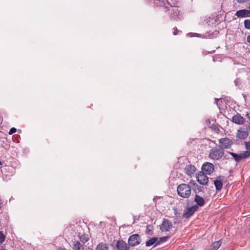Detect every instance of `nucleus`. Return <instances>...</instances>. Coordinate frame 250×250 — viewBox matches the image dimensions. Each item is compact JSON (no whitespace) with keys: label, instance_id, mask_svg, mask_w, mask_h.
<instances>
[{"label":"nucleus","instance_id":"nucleus-21","mask_svg":"<svg viewBox=\"0 0 250 250\" xmlns=\"http://www.w3.org/2000/svg\"><path fill=\"white\" fill-rule=\"evenodd\" d=\"M229 153L233 157L236 162H239L242 160L240 154L239 155L230 152H229Z\"/></svg>","mask_w":250,"mask_h":250},{"label":"nucleus","instance_id":"nucleus-5","mask_svg":"<svg viewBox=\"0 0 250 250\" xmlns=\"http://www.w3.org/2000/svg\"><path fill=\"white\" fill-rule=\"evenodd\" d=\"M196 180L201 185L208 186V178L205 173L200 171L196 175Z\"/></svg>","mask_w":250,"mask_h":250},{"label":"nucleus","instance_id":"nucleus-18","mask_svg":"<svg viewBox=\"0 0 250 250\" xmlns=\"http://www.w3.org/2000/svg\"><path fill=\"white\" fill-rule=\"evenodd\" d=\"M73 249L74 250H83V247L80 242L76 241L73 242Z\"/></svg>","mask_w":250,"mask_h":250},{"label":"nucleus","instance_id":"nucleus-33","mask_svg":"<svg viewBox=\"0 0 250 250\" xmlns=\"http://www.w3.org/2000/svg\"><path fill=\"white\" fill-rule=\"evenodd\" d=\"M246 1V0H237V2L238 3H244Z\"/></svg>","mask_w":250,"mask_h":250},{"label":"nucleus","instance_id":"nucleus-30","mask_svg":"<svg viewBox=\"0 0 250 250\" xmlns=\"http://www.w3.org/2000/svg\"><path fill=\"white\" fill-rule=\"evenodd\" d=\"M192 34L194 35V36H192V37H201V38H204V36L203 35H201V34H197V33H192Z\"/></svg>","mask_w":250,"mask_h":250},{"label":"nucleus","instance_id":"nucleus-1","mask_svg":"<svg viewBox=\"0 0 250 250\" xmlns=\"http://www.w3.org/2000/svg\"><path fill=\"white\" fill-rule=\"evenodd\" d=\"M179 196L184 198H188L191 194V188L186 184H181L177 188Z\"/></svg>","mask_w":250,"mask_h":250},{"label":"nucleus","instance_id":"nucleus-39","mask_svg":"<svg viewBox=\"0 0 250 250\" xmlns=\"http://www.w3.org/2000/svg\"><path fill=\"white\" fill-rule=\"evenodd\" d=\"M169 0H167V1H168Z\"/></svg>","mask_w":250,"mask_h":250},{"label":"nucleus","instance_id":"nucleus-10","mask_svg":"<svg viewBox=\"0 0 250 250\" xmlns=\"http://www.w3.org/2000/svg\"><path fill=\"white\" fill-rule=\"evenodd\" d=\"M170 11V18L174 20L180 19V14L178 9L176 7H172Z\"/></svg>","mask_w":250,"mask_h":250},{"label":"nucleus","instance_id":"nucleus-6","mask_svg":"<svg viewBox=\"0 0 250 250\" xmlns=\"http://www.w3.org/2000/svg\"><path fill=\"white\" fill-rule=\"evenodd\" d=\"M198 205H193L192 207L188 208L183 215L184 218H188L193 215V214L198 209Z\"/></svg>","mask_w":250,"mask_h":250},{"label":"nucleus","instance_id":"nucleus-38","mask_svg":"<svg viewBox=\"0 0 250 250\" xmlns=\"http://www.w3.org/2000/svg\"><path fill=\"white\" fill-rule=\"evenodd\" d=\"M0 250H5L3 249H0Z\"/></svg>","mask_w":250,"mask_h":250},{"label":"nucleus","instance_id":"nucleus-25","mask_svg":"<svg viewBox=\"0 0 250 250\" xmlns=\"http://www.w3.org/2000/svg\"><path fill=\"white\" fill-rule=\"evenodd\" d=\"M244 24L245 28L250 29V19L245 20L244 22Z\"/></svg>","mask_w":250,"mask_h":250},{"label":"nucleus","instance_id":"nucleus-32","mask_svg":"<svg viewBox=\"0 0 250 250\" xmlns=\"http://www.w3.org/2000/svg\"><path fill=\"white\" fill-rule=\"evenodd\" d=\"M189 184L190 185H191L192 186H193V187H195L196 186V185H197V184L195 182V181L194 180H190V182H189Z\"/></svg>","mask_w":250,"mask_h":250},{"label":"nucleus","instance_id":"nucleus-8","mask_svg":"<svg viewBox=\"0 0 250 250\" xmlns=\"http://www.w3.org/2000/svg\"><path fill=\"white\" fill-rule=\"evenodd\" d=\"M172 223L168 219H164L160 226V229L162 231H168L172 228Z\"/></svg>","mask_w":250,"mask_h":250},{"label":"nucleus","instance_id":"nucleus-27","mask_svg":"<svg viewBox=\"0 0 250 250\" xmlns=\"http://www.w3.org/2000/svg\"><path fill=\"white\" fill-rule=\"evenodd\" d=\"M80 240L83 243H84L88 241L87 237L85 235H82L80 237Z\"/></svg>","mask_w":250,"mask_h":250},{"label":"nucleus","instance_id":"nucleus-22","mask_svg":"<svg viewBox=\"0 0 250 250\" xmlns=\"http://www.w3.org/2000/svg\"><path fill=\"white\" fill-rule=\"evenodd\" d=\"M203 187H201L198 184L196 185L195 187L193 188V191L196 193H199L203 191Z\"/></svg>","mask_w":250,"mask_h":250},{"label":"nucleus","instance_id":"nucleus-7","mask_svg":"<svg viewBox=\"0 0 250 250\" xmlns=\"http://www.w3.org/2000/svg\"><path fill=\"white\" fill-rule=\"evenodd\" d=\"M214 170V165L210 163L206 162L202 167V172L206 174H211Z\"/></svg>","mask_w":250,"mask_h":250},{"label":"nucleus","instance_id":"nucleus-23","mask_svg":"<svg viewBox=\"0 0 250 250\" xmlns=\"http://www.w3.org/2000/svg\"><path fill=\"white\" fill-rule=\"evenodd\" d=\"M250 156V151H246L240 154L241 160L248 158Z\"/></svg>","mask_w":250,"mask_h":250},{"label":"nucleus","instance_id":"nucleus-3","mask_svg":"<svg viewBox=\"0 0 250 250\" xmlns=\"http://www.w3.org/2000/svg\"><path fill=\"white\" fill-rule=\"evenodd\" d=\"M218 142L219 147L223 150L224 149H229L233 144L232 140L227 137L219 139Z\"/></svg>","mask_w":250,"mask_h":250},{"label":"nucleus","instance_id":"nucleus-17","mask_svg":"<svg viewBox=\"0 0 250 250\" xmlns=\"http://www.w3.org/2000/svg\"><path fill=\"white\" fill-rule=\"evenodd\" d=\"M158 240V237H152L148 241H147L146 243V247H150L152 245L155 244V246L158 245L157 241Z\"/></svg>","mask_w":250,"mask_h":250},{"label":"nucleus","instance_id":"nucleus-37","mask_svg":"<svg viewBox=\"0 0 250 250\" xmlns=\"http://www.w3.org/2000/svg\"><path fill=\"white\" fill-rule=\"evenodd\" d=\"M157 198V197H155L154 198H153V200L154 201L155 198Z\"/></svg>","mask_w":250,"mask_h":250},{"label":"nucleus","instance_id":"nucleus-2","mask_svg":"<svg viewBox=\"0 0 250 250\" xmlns=\"http://www.w3.org/2000/svg\"><path fill=\"white\" fill-rule=\"evenodd\" d=\"M224 154V150L219 147H214L209 151L208 156L214 160H218L222 158Z\"/></svg>","mask_w":250,"mask_h":250},{"label":"nucleus","instance_id":"nucleus-14","mask_svg":"<svg viewBox=\"0 0 250 250\" xmlns=\"http://www.w3.org/2000/svg\"><path fill=\"white\" fill-rule=\"evenodd\" d=\"M223 178V176H219L214 181V184L217 190H220L222 189L223 186L222 182Z\"/></svg>","mask_w":250,"mask_h":250},{"label":"nucleus","instance_id":"nucleus-11","mask_svg":"<svg viewBox=\"0 0 250 250\" xmlns=\"http://www.w3.org/2000/svg\"><path fill=\"white\" fill-rule=\"evenodd\" d=\"M196 170V167L192 165H187L185 168V173L191 177Z\"/></svg>","mask_w":250,"mask_h":250},{"label":"nucleus","instance_id":"nucleus-34","mask_svg":"<svg viewBox=\"0 0 250 250\" xmlns=\"http://www.w3.org/2000/svg\"><path fill=\"white\" fill-rule=\"evenodd\" d=\"M175 31L173 32V34L174 35H177V31H178V29H177V28H174Z\"/></svg>","mask_w":250,"mask_h":250},{"label":"nucleus","instance_id":"nucleus-36","mask_svg":"<svg viewBox=\"0 0 250 250\" xmlns=\"http://www.w3.org/2000/svg\"><path fill=\"white\" fill-rule=\"evenodd\" d=\"M2 165V163L1 161H0V166Z\"/></svg>","mask_w":250,"mask_h":250},{"label":"nucleus","instance_id":"nucleus-20","mask_svg":"<svg viewBox=\"0 0 250 250\" xmlns=\"http://www.w3.org/2000/svg\"><path fill=\"white\" fill-rule=\"evenodd\" d=\"M221 240L213 243L211 245V250H217L221 245Z\"/></svg>","mask_w":250,"mask_h":250},{"label":"nucleus","instance_id":"nucleus-28","mask_svg":"<svg viewBox=\"0 0 250 250\" xmlns=\"http://www.w3.org/2000/svg\"><path fill=\"white\" fill-rule=\"evenodd\" d=\"M17 131V129L15 127H12L10 129L9 132V134L10 135H11L14 133H15Z\"/></svg>","mask_w":250,"mask_h":250},{"label":"nucleus","instance_id":"nucleus-19","mask_svg":"<svg viewBox=\"0 0 250 250\" xmlns=\"http://www.w3.org/2000/svg\"><path fill=\"white\" fill-rule=\"evenodd\" d=\"M96 250H109V247L106 244L101 243L98 245Z\"/></svg>","mask_w":250,"mask_h":250},{"label":"nucleus","instance_id":"nucleus-29","mask_svg":"<svg viewBox=\"0 0 250 250\" xmlns=\"http://www.w3.org/2000/svg\"><path fill=\"white\" fill-rule=\"evenodd\" d=\"M245 144L246 148H247V149L250 150V142H245Z\"/></svg>","mask_w":250,"mask_h":250},{"label":"nucleus","instance_id":"nucleus-4","mask_svg":"<svg viewBox=\"0 0 250 250\" xmlns=\"http://www.w3.org/2000/svg\"><path fill=\"white\" fill-rule=\"evenodd\" d=\"M141 242V236L138 234L130 235L128 239V245L130 247H135L140 244Z\"/></svg>","mask_w":250,"mask_h":250},{"label":"nucleus","instance_id":"nucleus-16","mask_svg":"<svg viewBox=\"0 0 250 250\" xmlns=\"http://www.w3.org/2000/svg\"><path fill=\"white\" fill-rule=\"evenodd\" d=\"M194 202L197 204L196 205L202 207L205 204V200L202 197L198 195H196L194 197Z\"/></svg>","mask_w":250,"mask_h":250},{"label":"nucleus","instance_id":"nucleus-26","mask_svg":"<svg viewBox=\"0 0 250 250\" xmlns=\"http://www.w3.org/2000/svg\"><path fill=\"white\" fill-rule=\"evenodd\" d=\"M5 236L3 232L0 231V244H2L5 240Z\"/></svg>","mask_w":250,"mask_h":250},{"label":"nucleus","instance_id":"nucleus-31","mask_svg":"<svg viewBox=\"0 0 250 250\" xmlns=\"http://www.w3.org/2000/svg\"><path fill=\"white\" fill-rule=\"evenodd\" d=\"M149 226H147V228H146V233L147 234H152V231L151 230V229H149Z\"/></svg>","mask_w":250,"mask_h":250},{"label":"nucleus","instance_id":"nucleus-12","mask_svg":"<svg viewBox=\"0 0 250 250\" xmlns=\"http://www.w3.org/2000/svg\"><path fill=\"white\" fill-rule=\"evenodd\" d=\"M235 16L238 18L250 17V10L247 9L238 10L236 12Z\"/></svg>","mask_w":250,"mask_h":250},{"label":"nucleus","instance_id":"nucleus-13","mask_svg":"<svg viewBox=\"0 0 250 250\" xmlns=\"http://www.w3.org/2000/svg\"><path fill=\"white\" fill-rule=\"evenodd\" d=\"M249 135V132L247 129L242 128L237 131V137L240 139L244 140Z\"/></svg>","mask_w":250,"mask_h":250},{"label":"nucleus","instance_id":"nucleus-24","mask_svg":"<svg viewBox=\"0 0 250 250\" xmlns=\"http://www.w3.org/2000/svg\"><path fill=\"white\" fill-rule=\"evenodd\" d=\"M169 238V236H164L161 238H158L157 244L159 245L160 244L166 242L168 239Z\"/></svg>","mask_w":250,"mask_h":250},{"label":"nucleus","instance_id":"nucleus-35","mask_svg":"<svg viewBox=\"0 0 250 250\" xmlns=\"http://www.w3.org/2000/svg\"><path fill=\"white\" fill-rule=\"evenodd\" d=\"M247 41L249 43H250V35L248 36L247 37Z\"/></svg>","mask_w":250,"mask_h":250},{"label":"nucleus","instance_id":"nucleus-15","mask_svg":"<svg viewBox=\"0 0 250 250\" xmlns=\"http://www.w3.org/2000/svg\"><path fill=\"white\" fill-rule=\"evenodd\" d=\"M232 121L236 124L242 125L245 122V119L240 115H236L232 117Z\"/></svg>","mask_w":250,"mask_h":250},{"label":"nucleus","instance_id":"nucleus-9","mask_svg":"<svg viewBox=\"0 0 250 250\" xmlns=\"http://www.w3.org/2000/svg\"><path fill=\"white\" fill-rule=\"evenodd\" d=\"M118 250H129L130 248L123 240H119L116 242V247Z\"/></svg>","mask_w":250,"mask_h":250}]
</instances>
